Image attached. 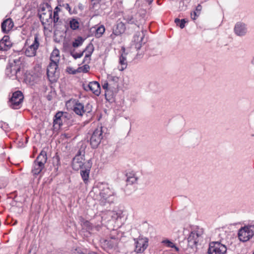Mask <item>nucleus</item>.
Segmentation results:
<instances>
[{"mask_svg":"<svg viewBox=\"0 0 254 254\" xmlns=\"http://www.w3.org/2000/svg\"><path fill=\"white\" fill-rule=\"evenodd\" d=\"M89 196L99 202L100 205L104 206L114 202L115 192L108 184L98 183L89 192Z\"/></svg>","mask_w":254,"mask_h":254,"instance_id":"nucleus-1","label":"nucleus"},{"mask_svg":"<svg viewBox=\"0 0 254 254\" xmlns=\"http://www.w3.org/2000/svg\"><path fill=\"white\" fill-rule=\"evenodd\" d=\"M85 148L86 146L82 145L75 156L73 158L72 167L73 170L77 171L85 167V164L88 162V160L85 161L84 158Z\"/></svg>","mask_w":254,"mask_h":254,"instance_id":"nucleus-2","label":"nucleus"},{"mask_svg":"<svg viewBox=\"0 0 254 254\" xmlns=\"http://www.w3.org/2000/svg\"><path fill=\"white\" fill-rule=\"evenodd\" d=\"M47 160V152L45 150H42L33 163L32 173L34 175H37L41 172Z\"/></svg>","mask_w":254,"mask_h":254,"instance_id":"nucleus-3","label":"nucleus"},{"mask_svg":"<svg viewBox=\"0 0 254 254\" xmlns=\"http://www.w3.org/2000/svg\"><path fill=\"white\" fill-rule=\"evenodd\" d=\"M22 61L21 58L14 59L9 63V65L6 67L5 73L7 76L13 79L17 78V74L20 72Z\"/></svg>","mask_w":254,"mask_h":254,"instance_id":"nucleus-4","label":"nucleus"},{"mask_svg":"<svg viewBox=\"0 0 254 254\" xmlns=\"http://www.w3.org/2000/svg\"><path fill=\"white\" fill-rule=\"evenodd\" d=\"M254 236V225H248L241 227L238 231L239 240L242 242H246Z\"/></svg>","mask_w":254,"mask_h":254,"instance_id":"nucleus-5","label":"nucleus"},{"mask_svg":"<svg viewBox=\"0 0 254 254\" xmlns=\"http://www.w3.org/2000/svg\"><path fill=\"white\" fill-rule=\"evenodd\" d=\"M202 233V229L198 228L192 231L188 238V246L191 248L196 246L201 238Z\"/></svg>","mask_w":254,"mask_h":254,"instance_id":"nucleus-6","label":"nucleus"},{"mask_svg":"<svg viewBox=\"0 0 254 254\" xmlns=\"http://www.w3.org/2000/svg\"><path fill=\"white\" fill-rule=\"evenodd\" d=\"M226 252V247L220 242H212L209 244L208 254H225Z\"/></svg>","mask_w":254,"mask_h":254,"instance_id":"nucleus-7","label":"nucleus"},{"mask_svg":"<svg viewBox=\"0 0 254 254\" xmlns=\"http://www.w3.org/2000/svg\"><path fill=\"white\" fill-rule=\"evenodd\" d=\"M103 138L102 127H100L96 128L93 132L90 138V144L92 148H95L100 143Z\"/></svg>","mask_w":254,"mask_h":254,"instance_id":"nucleus-8","label":"nucleus"},{"mask_svg":"<svg viewBox=\"0 0 254 254\" xmlns=\"http://www.w3.org/2000/svg\"><path fill=\"white\" fill-rule=\"evenodd\" d=\"M58 64L50 63L47 67V74L51 82H56L59 77V72L57 71Z\"/></svg>","mask_w":254,"mask_h":254,"instance_id":"nucleus-9","label":"nucleus"},{"mask_svg":"<svg viewBox=\"0 0 254 254\" xmlns=\"http://www.w3.org/2000/svg\"><path fill=\"white\" fill-rule=\"evenodd\" d=\"M23 98L24 96L21 91H17L14 92L9 100L10 107L14 109L19 108L20 105L22 103Z\"/></svg>","mask_w":254,"mask_h":254,"instance_id":"nucleus-10","label":"nucleus"},{"mask_svg":"<svg viewBox=\"0 0 254 254\" xmlns=\"http://www.w3.org/2000/svg\"><path fill=\"white\" fill-rule=\"evenodd\" d=\"M40 39L37 34L34 35V40L33 43L28 46L25 51V55L31 57L36 55V51L39 47Z\"/></svg>","mask_w":254,"mask_h":254,"instance_id":"nucleus-11","label":"nucleus"},{"mask_svg":"<svg viewBox=\"0 0 254 254\" xmlns=\"http://www.w3.org/2000/svg\"><path fill=\"white\" fill-rule=\"evenodd\" d=\"M234 33L239 37L245 36L248 33L247 24L241 21L236 22L234 27Z\"/></svg>","mask_w":254,"mask_h":254,"instance_id":"nucleus-12","label":"nucleus"},{"mask_svg":"<svg viewBox=\"0 0 254 254\" xmlns=\"http://www.w3.org/2000/svg\"><path fill=\"white\" fill-rule=\"evenodd\" d=\"M135 248V252L137 253H143L148 247V240L146 238L139 237L134 239Z\"/></svg>","mask_w":254,"mask_h":254,"instance_id":"nucleus-13","label":"nucleus"},{"mask_svg":"<svg viewBox=\"0 0 254 254\" xmlns=\"http://www.w3.org/2000/svg\"><path fill=\"white\" fill-rule=\"evenodd\" d=\"M39 17L43 25H46L48 23L52 22L53 21L52 11L51 8L48 7L47 10L45 8H42Z\"/></svg>","mask_w":254,"mask_h":254,"instance_id":"nucleus-14","label":"nucleus"},{"mask_svg":"<svg viewBox=\"0 0 254 254\" xmlns=\"http://www.w3.org/2000/svg\"><path fill=\"white\" fill-rule=\"evenodd\" d=\"M145 35L144 32L142 30L141 31H137L133 36V42L134 43V45L135 49L137 50H139L143 42V39Z\"/></svg>","mask_w":254,"mask_h":254,"instance_id":"nucleus-15","label":"nucleus"},{"mask_svg":"<svg viewBox=\"0 0 254 254\" xmlns=\"http://www.w3.org/2000/svg\"><path fill=\"white\" fill-rule=\"evenodd\" d=\"M92 163L90 160H88L85 164L84 169H80V175L84 183L86 184L88 181L89 173L92 167Z\"/></svg>","mask_w":254,"mask_h":254,"instance_id":"nucleus-16","label":"nucleus"},{"mask_svg":"<svg viewBox=\"0 0 254 254\" xmlns=\"http://www.w3.org/2000/svg\"><path fill=\"white\" fill-rule=\"evenodd\" d=\"M102 87L105 90V97L107 100H111L114 94L115 93L114 89H113L112 84L109 81H105L102 84Z\"/></svg>","mask_w":254,"mask_h":254,"instance_id":"nucleus-17","label":"nucleus"},{"mask_svg":"<svg viewBox=\"0 0 254 254\" xmlns=\"http://www.w3.org/2000/svg\"><path fill=\"white\" fill-rule=\"evenodd\" d=\"M64 114L63 112H59L55 115L53 122V126L55 129H59L63 125V121L65 120V116H64Z\"/></svg>","mask_w":254,"mask_h":254,"instance_id":"nucleus-18","label":"nucleus"},{"mask_svg":"<svg viewBox=\"0 0 254 254\" xmlns=\"http://www.w3.org/2000/svg\"><path fill=\"white\" fill-rule=\"evenodd\" d=\"M122 53L119 58V64L120 66H119V69L120 71L125 70L127 65V54L126 53V49L124 47L122 48Z\"/></svg>","mask_w":254,"mask_h":254,"instance_id":"nucleus-19","label":"nucleus"},{"mask_svg":"<svg viewBox=\"0 0 254 254\" xmlns=\"http://www.w3.org/2000/svg\"><path fill=\"white\" fill-rule=\"evenodd\" d=\"M12 46L8 36H4L0 41V50L7 51Z\"/></svg>","mask_w":254,"mask_h":254,"instance_id":"nucleus-20","label":"nucleus"},{"mask_svg":"<svg viewBox=\"0 0 254 254\" xmlns=\"http://www.w3.org/2000/svg\"><path fill=\"white\" fill-rule=\"evenodd\" d=\"M14 23L11 18H7L1 23V30L3 33H7L13 27Z\"/></svg>","mask_w":254,"mask_h":254,"instance_id":"nucleus-21","label":"nucleus"},{"mask_svg":"<svg viewBox=\"0 0 254 254\" xmlns=\"http://www.w3.org/2000/svg\"><path fill=\"white\" fill-rule=\"evenodd\" d=\"M61 11H62V9L59 6H56L54 9L53 18H52L54 23V26L62 25L63 24V20L62 19H60L59 16V12Z\"/></svg>","mask_w":254,"mask_h":254,"instance_id":"nucleus-22","label":"nucleus"},{"mask_svg":"<svg viewBox=\"0 0 254 254\" xmlns=\"http://www.w3.org/2000/svg\"><path fill=\"white\" fill-rule=\"evenodd\" d=\"M87 87L95 95H98L100 93V84L97 81L90 82Z\"/></svg>","mask_w":254,"mask_h":254,"instance_id":"nucleus-23","label":"nucleus"},{"mask_svg":"<svg viewBox=\"0 0 254 254\" xmlns=\"http://www.w3.org/2000/svg\"><path fill=\"white\" fill-rule=\"evenodd\" d=\"M126 29L125 26L122 22H118L116 27L113 29V33L116 36H118L123 33Z\"/></svg>","mask_w":254,"mask_h":254,"instance_id":"nucleus-24","label":"nucleus"},{"mask_svg":"<svg viewBox=\"0 0 254 254\" xmlns=\"http://www.w3.org/2000/svg\"><path fill=\"white\" fill-rule=\"evenodd\" d=\"M108 80L110 83L112 84L113 89L115 91V93H117L118 87V82L119 80V77L116 76L108 75Z\"/></svg>","mask_w":254,"mask_h":254,"instance_id":"nucleus-25","label":"nucleus"},{"mask_svg":"<svg viewBox=\"0 0 254 254\" xmlns=\"http://www.w3.org/2000/svg\"><path fill=\"white\" fill-rule=\"evenodd\" d=\"M73 111L76 114L82 116L84 114V105L78 101L76 102L74 105Z\"/></svg>","mask_w":254,"mask_h":254,"instance_id":"nucleus-26","label":"nucleus"},{"mask_svg":"<svg viewBox=\"0 0 254 254\" xmlns=\"http://www.w3.org/2000/svg\"><path fill=\"white\" fill-rule=\"evenodd\" d=\"M60 59V51L58 49H55L51 54L50 63H54L59 64Z\"/></svg>","mask_w":254,"mask_h":254,"instance_id":"nucleus-27","label":"nucleus"},{"mask_svg":"<svg viewBox=\"0 0 254 254\" xmlns=\"http://www.w3.org/2000/svg\"><path fill=\"white\" fill-rule=\"evenodd\" d=\"M127 182L129 185H132L135 183L137 181V177L134 174H127Z\"/></svg>","mask_w":254,"mask_h":254,"instance_id":"nucleus-28","label":"nucleus"},{"mask_svg":"<svg viewBox=\"0 0 254 254\" xmlns=\"http://www.w3.org/2000/svg\"><path fill=\"white\" fill-rule=\"evenodd\" d=\"M84 39L81 37H78L75 40L72 42V46L74 48H77L82 45Z\"/></svg>","mask_w":254,"mask_h":254,"instance_id":"nucleus-29","label":"nucleus"},{"mask_svg":"<svg viewBox=\"0 0 254 254\" xmlns=\"http://www.w3.org/2000/svg\"><path fill=\"white\" fill-rule=\"evenodd\" d=\"M69 25L72 30H76L79 28V23L77 19L73 18L70 20Z\"/></svg>","mask_w":254,"mask_h":254,"instance_id":"nucleus-30","label":"nucleus"},{"mask_svg":"<svg viewBox=\"0 0 254 254\" xmlns=\"http://www.w3.org/2000/svg\"><path fill=\"white\" fill-rule=\"evenodd\" d=\"M93 51H94V47H93V44H89L86 47V48L85 49V50H84L82 51V52H83V53L84 52H85L86 53L85 55H88L89 57H91L92 53L93 52Z\"/></svg>","mask_w":254,"mask_h":254,"instance_id":"nucleus-31","label":"nucleus"},{"mask_svg":"<svg viewBox=\"0 0 254 254\" xmlns=\"http://www.w3.org/2000/svg\"><path fill=\"white\" fill-rule=\"evenodd\" d=\"M188 21L186 20L185 19H182L180 20L179 18H176L175 19V23L176 24V25L180 27L181 29H183L185 26V23L187 22Z\"/></svg>","mask_w":254,"mask_h":254,"instance_id":"nucleus-32","label":"nucleus"},{"mask_svg":"<svg viewBox=\"0 0 254 254\" xmlns=\"http://www.w3.org/2000/svg\"><path fill=\"white\" fill-rule=\"evenodd\" d=\"M108 214L113 219L118 220L119 218L122 217L121 212H116L115 211H108Z\"/></svg>","mask_w":254,"mask_h":254,"instance_id":"nucleus-33","label":"nucleus"},{"mask_svg":"<svg viewBox=\"0 0 254 254\" xmlns=\"http://www.w3.org/2000/svg\"><path fill=\"white\" fill-rule=\"evenodd\" d=\"M162 243L166 244L168 248H175L177 252H178L179 250V248L173 242L168 240H164L162 241Z\"/></svg>","mask_w":254,"mask_h":254,"instance_id":"nucleus-34","label":"nucleus"},{"mask_svg":"<svg viewBox=\"0 0 254 254\" xmlns=\"http://www.w3.org/2000/svg\"><path fill=\"white\" fill-rule=\"evenodd\" d=\"M105 28L103 26H101L98 27L96 29L95 36L97 37H100L105 32Z\"/></svg>","mask_w":254,"mask_h":254,"instance_id":"nucleus-35","label":"nucleus"},{"mask_svg":"<svg viewBox=\"0 0 254 254\" xmlns=\"http://www.w3.org/2000/svg\"><path fill=\"white\" fill-rule=\"evenodd\" d=\"M90 68L89 65L87 64H85L81 67H79L77 68V71L78 72H83L84 73H86L89 71Z\"/></svg>","mask_w":254,"mask_h":254,"instance_id":"nucleus-36","label":"nucleus"},{"mask_svg":"<svg viewBox=\"0 0 254 254\" xmlns=\"http://www.w3.org/2000/svg\"><path fill=\"white\" fill-rule=\"evenodd\" d=\"M187 8V4L185 3L184 0H181L179 2V9L180 11H184Z\"/></svg>","mask_w":254,"mask_h":254,"instance_id":"nucleus-37","label":"nucleus"},{"mask_svg":"<svg viewBox=\"0 0 254 254\" xmlns=\"http://www.w3.org/2000/svg\"><path fill=\"white\" fill-rule=\"evenodd\" d=\"M70 54L74 59H77L81 58L83 55V52H82L81 53H74V52H71Z\"/></svg>","mask_w":254,"mask_h":254,"instance_id":"nucleus-38","label":"nucleus"},{"mask_svg":"<svg viewBox=\"0 0 254 254\" xmlns=\"http://www.w3.org/2000/svg\"><path fill=\"white\" fill-rule=\"evenodd\" d=\"M58 6L62 9V10L63 9H65L68 11L69 12H70L71 9L68 3H64L62 5L59 4Z\"/></svg>","mask_w":254,"mask_h":254,"instance_id":"nucleus-39","label":"nucleus"},{"mask_svg":"<svg viewBox=\"0 0 254 254\" xmlns=\"http://www.w3.org/2000/svg\"><path fill=\"white\" fill-rule=\"evenodd\" d=\"M66 70H67V71L69 73L73 74H74L76 73L77 72H78L77 71V70L73 69L72 67H67Z\"/></svg>","mask_w":254,"mask_h":254,"instance_id":"nucleus-40","label":"nucleus"},{"mask_svg":"<svg viewBox=\"0 0 254 254\" xmlns=\"http://www.w3.org/2000/svg\"><path fill=\"white\" fill-rule=\"evenodd\" d=\"M91 111V106L89 104H87L85 107L84 106V113H89Z\"/></svg>","mask_w":254,"mask_h":254,"instance_id":"nucleus-41","label":"nucleus"},{"mask_svg":"<svg viewBox=\"0 0 254 254\" xmlns=\"http://www.w3.org/2000/svg\"><path fill=\"white\" fill-rule=\"evenodd\" d=\"M90 57H89L87 55H85L84 58L83 59V63L88 64L91 60Z\"/></svg>","mask_w":254,"mask_h":254,"instance_id":"nucleus-42","label":"nucleus"},{"mask_svg":"<svg viewBox=\"0 0 254 254\" xmlns=\"http://www.w3.org/2000/svg\"><path fill=\"white\" fill-rule=\"evenodd\" d=\"M198 15L199 14H197V12L196 11H193L192 13H191V18L192 19L195 20Z\"/></svg>","mask_w":254,"mask_h":254,"instance_id":"nucleus-43","label":"nucleus"},{"mask_svg":"<svg viewBox=\"0 0 254 254\" xmlns=\"http://www.w3.org/2000/svg\"><path fill=\"white\" fill-rule=\"evenodd\" d=\"M202 9V6L199 4H198V5L196 6V8H195V10L199 12V13H200V11Z\"/></svg>","mask_w":254,"mask_h":254,"instance_id":"nucleus-44","label":"nucleus"},{"mask_svg":"<svg viewBox=\"0 0 254 254\" xmlns=\"http://www.w3.org/2000/svg\"><path fill=\"white\" fill-rule=\"evenodd\" d=\"M128 23H133V21H132V17H127V18L126 19Z\"/></svg>","mask_w":254,"mask_h":254,"instance_id":"nucleus-45","label":"nucleus"},{"mask_svg":"<svg viewBox=\"0 0 254 254\" xmlns=\"http://www.w3.org/2000/svg\"><path fill=\"white\" fill-rule=\"evenodd\" d=\"M101 0H91L92 2H94L93 4L99 3Z\"/></svg>","mask_w":254,"mask_h":254,"instance_id":"nucleus-46","label":"nucleus"},{"mask_svg":"<svg viewBox=\"0 0 254 254\" xmlns=\"http://www.w3.org/2000/svg\"><path fill=\"white\" fill-rule=\"evenodd\" d=\"M251 64L252 65L254 66V56L252 58L251 61Z\"/></svg>","mask_w":254,"mask_h":254,"instance_id":"nucleus-47","label":"nucleus"},{"mask_svg":"<svg viewBox=\"0 0 254 254\" xmlns=\"http://www.w3.org/2000/svg\"><path fill=\"white\" fill-rule=\"evenodd\" d=\"M146 1L149 3L150 4L153 1V0H146Z\"/></svg>","mask_w":254,"mask_h":254,"instance_id":"nucleus-48","label":"nucleus"},{"mask_svg":"<svg viewBox=\"0 0 254 254\" xmlns=\"http://www.w3.org/2000/svg\"><path fill=\"white\" fill-rule=\"evenodd\" d=\"M89 254H97L94 252H91V253H90Z\"/></svg>","mask_w":254,"mask_h":254,"instance_id":"nucleus-49","label":"nucleus"},{"mask_svg":"<svg viewBox=\"0 0 254 254\" xmlns=\"http://www.w3.org/2000/svg\"><path fill=\"white\" fill-rule=\"evenodd\" d=\"M85 223H87V224H88L89 223V222H88V221H86V222H85Z\"/></svg>","mask_w":254,"mask_h":254,"instance_id":"nucleus-50","label":"nucleus"},{"mask_svg":"<svg viewBox=\"0 0 254 254\" xmlns=\"http://www.w3.org/2000/svg\"><path fill=\"white\" fill-rule=\"evenodd\" d=\"M253 254H254V252L253 253Z\"/></svg>","mask_w":254,"mask_h":254,"instance_id":"nucleus-51","label":"nucleus"}]
</instances>
